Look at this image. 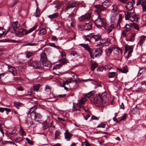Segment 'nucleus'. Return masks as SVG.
I'll return each instance as SVG.
<instances>
[{
  "label": "nucleus",
  "instance_id": "obj_44",
  "mask_svg": "<svg viewBox=\"0 0 146 146\" xmlns=\"http://www.w3.org/2000/svg\"><path fill=\"white\" fill-rule=\"evenodd\" d=\"M46 33V31L44 29H41L39 31V33L40 34H42L43 35L45 34Z\"/></svg>",
  "mask_w": 146,
  "mask_h": 146
},
{
  "label": "nucleus",
  "instance_id": "obj_35",
  "mask_svg": "<svg viewBox=\"0 0 146 146\" xmlns=\"http://www.w3.org/2000/svg\"><path fill=\"white\" fill-rule=\"evenodd\" d=\"M116 75V73L115 72H109L108 74V77L109 78H113Z\"/></svg>",
  "mask_w": 146,
  "mask_h": 146
},
{
  "label": "nucleus",
  "instance_id": "obj_60",
  "mask_svg": "<svg viewBox=\"0 0 146 146\" xmlns=\"http://www.w3.org/2000/svg\"><path fill=\"white\" fill-rule=\"evenodd\" d=\"M78 109H77L74 106V105L73 104V107H72V111L74 112H76V111Z\"/></svg>",
  "mask_w": 146,
  "mask_h": 146
},
{
  "label": "nucleus",
  "instance_id": "obj_7",
  "mask_svg": "<svg viewBox=\"0 0 146 146\" xmlns=\"http://www.w3.org/2000/svg\"><path fill=\"white\" fill-rule=\"evenodd\" d=\"M28 65L29 66L35 68L37 69H39L42 68V65L41 63L38 62L31 60L28 62Z\"/></svg>",
  "mask_w": 146,
  "mask_h": 146
},
{
  "label": "nucleus",
  "instance_id": "obj_54",
  "mask_svg": "<svg viewBox=\"0 0 146 146\" xmlns=\"http://www.w3.org/2000/svg\"><path fill=\"white\" fill-rule=\"evenodd\" d=\"M16 129H14L12 131L10 132L9 134L11 135L14 134L16 133Z\"/></svg>",
  "mask_w": 146,
  "mask_h": 146
},
{
  "label": "nucleus",
  "instance_id": "obj_2",
  "mask_svg": "<svg viewBox=\"0 0 146 146\" xmlns=\"http://www.w3.org/2000/svg\"><path fill=\"white\" fill-rule=\"evenodd\" d=\"M125 19L126 20H130L131 21H133L136 19V21L139 19L138 17L137 16L133 11H127L125 12Z\"/></svg>",
  "mask_w": 146,
  "mask_h": 146
},
{
  "label": "nucleus",
  "instance_id": "obj_15",
  "mask_svg": "<svg viewBox=\"0 0 146 146\" xmlns=\"http://www.w3.org/2000/svg\"><path fill=\"white\" fill-rule=\"evenodd\" d=\"M92 24L91 22L84 23L82 26V28L84 30H90L92 28Z\"/></svg>",
  "mask_w": 146,
  "mask_h": 146
},
{
  "label": "nucleus",
  "instance_id": "obj_26",
  "mask_svg": "<svg viewBox=\"0 0 146 146\" xmlns=\"http://www.w3.org/2000/svg\"><path fill=\"white\" fill-rule=\"evenodd\" d=\"M72 135V134L70 133H68L67 134H66L65 133V135H64L65 138L67 141H69L70 140Z\"/></svg>",
  "mask_w": 146,
  "mask_h": 146
},
{
  "label": "nucleus",
  "instance_id": "obj_46",
  "mask_svg": "<svg viewBox=\"0 0 146 146\" xmlns=\"http://www.w3.org/2000/svg\"><path fill=\"white\" fill-rule=\"evenodd\" d=\"M90 144L88 142L86 139L85 140V141L82 142V146H89Z\"/></svg>",
  "mask_w": 146,
  "mask_h": 146
},
{
  "label": "nucleus",
  "instance_id": "obj_3",
  "mask_svg": "<svg viewBox=\"0 0 146 146\" xmlns=\"http://www.w3.org/2000/svg\"><path fill=\"white\" fill-rule=\"evenodd\" d=\"M37 108V106L36 105L32 107L27 113V115L29 116V115L31 118H34L35 119L40 118V115L38 113H36L35 111V110H36Z\"/></svg>",
  "mask_w": 146,
  "mask_h": 146
},
{
  "label": "nucleus",
  "instance_id": "obj_19",
  "mask_svg": "<svg viewBox=\"0 0 146 146\" xmlns=\"http://www.w3.org/2000/svg\"><path fill=\"white\" fill-rule=\"evenodd\" d=\"M8 71L11 72L13 76H15L17 73V70L16 68L12 66H8Z\"/></svg>",
  "mask_w": 146,
  "mask_h": 146
},
{
  "label": "nucleus",
  "instance_id": "obj_51",
  "mask_svg": "<svg viewBox=\"0 0 146 146\" xmlns=\"http://www.w3.org/2000/svg\"><path fill=\"white\" fill-rule=\"evenodd\" d=\"M33 55V53L31 52H28L26 54V57L28 58H29L31 56Z\"/></svg>",
  "mask_w": 146,
  "mask_h": 146
},
{
  "label": "nucleus",
  "instance_id": "obj_12",
  "mask_svg": "<svg viewBox=\"0 0 146 146\" xmlns=\"http://www.w3.org/2000/svg\"><path fill=\"white\" fill-rule=\"evenodd\" d=\"M91 17V15L90 13H86L79 17L78 19L80 21L82 22L90 19Z\"/></svg>",
  "mask_w": 146,
  "mask_h": 146
},
{
  "label": "nucleus",
  "instance_id": "obj_6",
  "mask_svg": "<svg viewBox=\"0 0 146 146\" xmlns=\"http://www.w3.org/2000/svg\"><path fill=\"white\" fill-rule=\"evenodd\" d=\"M110 3L109 0H105L101 4L96 5L94 6L95 8L102 11L106 9L110 5Z\"/></svg>",
  "mask_w": 146,
  "mask_h": 146
},
{
  "label": "nucleus",
  "instance_id": "obj_53",
  "mask_svg": "<svg viewBox=\"0 0 146 146\" xmlns=\"http://www.w3.org/2000/svg\"><path fill=\"white\" fill-rule=\"evenodd\" d=\"M26 140L28 143L30 145H32L33 144L32 141L28 138H26Z\"/></svg>",
  "mask_w": 146,
  "mask_h": 146
},
{
  "label": "nucleus",
  "instance_id": "obj_20",
  "mask_svg": "<svg viewBox=\"0 0 146 146\" xmlns=\"http://www.w3.org/2000/svg\"><path fill=\"white\" fill-rule=\"evenodd\" d=\"M100 42L104 46H107L110 44V42L109 39H106L101 40Z\"/></svg>",
  "mask_w": 146,
  "mask_h": 146
},
{
  "label": "nucleus",
  "instance_id": "obj_63",
  "mask_svg": "<svg viewBox=\"0 0 146 146\" xmlns=\"http://www.w3.org/2000/svg\"><path fill=\"white\" fill-rule=\"evenodd\" d=\"M91 119L92 120H98L99 119L98 118L95 116H92L91 117Z\"/></svg>",
  "mask_w": 146,
  "mask_h": 146
},
{
  "label": "nucleus",
  "instance_id": "obj_42",
  "mask_svg": "<svg viewBox=\"0 0 146 146\" xmlns=\"http://www.w3.org/2000/svg\"><path fill=\"white\" fill-rule=\"evenodd\" d=\"M98 98H100V99L102 100H104L106 98V95H103V94L101 95L100 94H99L98 95Z\"/></svg>",
  "mask_w": 146,
  "mask_h": 146
},
{
  "label": "nucleus",
  "instance_id": "obj_56",
  "mask_svg": "<svg viewBox=\"0 0 146 146\" xmlns=\"http://www.w3.org/2000/svg\"><path fill=\"white\" fill-rule=\"evenodd\" d=\"M24 132H25L23 129L21 127L20 130V133L21 134V136L23 137V135Z\"/></svg>",
  "mask_w": 146,
  "mask_h": 146
},
{
  "label": "nucleus",
  "instance_id": "obj_1",
  "mask_svg": "<svg viewBox=\"0 0 146 146\" xmlns=\"http://www.w3.org/2000/svg\"><path fill=\"white\" fill-rule=\"evenodd\" d=\"M94 13L97 16V19L95 21L96 27L98 28L102 27L106 28L107 24L106 20L105 18L101 17L100 12L98 10H96L94 11Z\"/></svg>",
  "mask_w": 146,
  "mask_h": 146
},
{
  "label": "nucleus",
  "instance_id": "obj_14",
  "mask_svg": "<svg viewBox=\"0 0 146 146\" xmlns=\"http://www.w3.org/2000/svg\"><path fill=\"white\" fill-rule=\"evenodd\" d=\"M71 76H72V77L74 78V84H75V85H74L72 87V88L74 89H75L77 88L78 86V84L77 82V81L76 80V79H77L78 77V76L77 74H75L73 72H72L70 73Z\"/></svg>",
  "mask_w": 146,
  "mask_h": 146
},
{
  "label": "nucleus",
  "instance_id": "obj_25",
  "mask_svg": "<svg viewBox=\"0 0 146 146\" xmlns=\"http://www.w3.org/2000/svg\"><path fill=\"white\" fill-rule=\"evenodd\" d=\"M55 3L56 5L55 6V8L57 9H59L60 7L62 5V2L57 1Z\"/></svg>",
  "mask_w": 146,
  "mask_h": 146
},
{
  "label": "nucleus",
  "instance_id": "obj_22",
  "mask_svg": "<svg viewBox=\"0 0 146 146\" xmlns=\"http://www.w3.org/2000/svg\"><path fill=\"white\" fill-rule=\"evenodd\" d=\"M142 8V11L143 12H146V0H143L141 3Z\"/></svg>",
  "mask_w": 146,
  "mask_h": 146
},
{
  "label": "nucleus",
  "instance_id": "obj_9",
  "mask_svg": "<svg viewBox=\"0 0 146 146\" xmlns=\"http://www.w3.org/2000/svg\"><path fill=\"white\" fill-rule=\"evenodd\" d=\"M132 23L126 24L122 31L121 37H125L126 36L127 33H128L131 30V27L132 26Z\"/></svg>",
  "mask_w": 146,
  "mask_h": 146
},
{
  "label": "nucleus",
  "instance_id": "obj_10",
  "mask_svg": "<svg viewBox=\"0 0 146 146\" xmlns=\"http://www.w3.org/2000/svg\"><path fill=\"white\" fill-rule=\"evenodd\" d=\"M103 52L101 49L100 48H98L96 49L95 50L92 49V54L90 55L91 58L94 59V56H95V57L99 56H100Z\"/></svg>",
  "mask_w": 146,
  "mask_h": 146
},
{
  "label": "nucleus",
  "instance_id": "obj_36",
  "mask_svg": "<svg viewBox=\"0 0 146 146\" xmlns=\"http://www.w3.org/2000/svg\"><path fill=\"white\" fill-rule=\"evenodd\" d=\"M72 81L73 82L72 84V86H73L74 85H75V84H74V79L72 78H70L66 80L65 82H66V83L68 85V83H70Z\"/></svg>",
  "mask_w": 146,
  "mask_h": 146
},
{
  "label": "nucleus",
  "instance_id": "obj_64",
  "mask_svg": "<svg viewBox=\"0 0 146 146\" xmlns=\"http://www.w3.org/2000/svg\"><path fill=\"white\" fill-rule=\"evenodd\" d=\"M123 4H125L127 2L128 0H118Z\"/></svg>",
  "mask_w": 146,
  "mask_h": 146
},
{
  "label": "nucleus",
  "instance_id": "obj_41",
  "mask_svg": "<svg viewBox=\"0 0 146 146\" xmlns=\"http://www.w3.org/2000/svg\"><path fill=\"white\" fill-rule=\"evenodd\" d=\"M23 137L21 136V137H17L15 139V141L16 143H18L22 140Z\"/></svg>",
  "mask_w": 146,
  "mask_h": 146
},
{
  "label": "nucleus",
  "instance_id": "obj_39",
  "mask_svg": "<svg viewBox=\"0 0 146 146\" xmlns=\"http://www.w3.org/2000/svg\"><path fill=\"white\" fill-rule=\"evenodd\" d=\"M43 127L44 129H45L48 128V123L46 121H44L42 123Z\"/></svg>",
  "mask_w": 146,
  "mask_h": 146
},
{
  "label": "nucleus",
  "instance_id": "obj_40",
  "mask_svg": "<svg viewBox=\"0 0 146 146\" xmlns=\"http://www.w3.org/2000/svg\"><path fill=\"white\" fill-rule=\"evenodd\" d=\"M132 24V26L135 29L138 31L139 30V25L135 23H131Z\"/></svg>",
  "mask_w": 146,
  "mask_h": 146
},
{
  "label": "nucleus",
  "instance_id": "obj_31",
  "mask_svg": "<svg viewBox=\"0 0 146 146\" xmlns=\"http://www.w3.org/2000/svg\"><path fill=\"white\" fill-rule=\"evenodd\" d=\"M58 16V14L56 13H55L52 15L48 16V17L50 19H54L57 18Z\"/></svg>",
  "mask_w": 146,
  "mask_h": 146
},
{
  "label": "nucleus",
  "instance_id": "obj_37",
  "mask_svg": "<svg viewBox=\"0 0 146 146\" xmlns=\"http://www.w3.org/2000/svg\"><path fill=\"white\" fill-rule=\"evenodd\" d=\"M98 66L97 63L95 62L91 64V69L92 70H94Z\"/></svg>",
  "mask_w": 146,
  "mask_h": 146
},
{
  "label": "nucleus",
  "instance_id": "obj_13",
  "mask_svg": "<svg viewBox=\"0 0 146 146\" xmlns=\"http://www.w3.org/2000/svg\"><path fill=\"white\" fill-rule=\"evenodd\" d=\"M125 6L126 9L128 11H127L133 12L134 9L133 8V5L131 2L130 1L127 3V2Z\"/></svg>",
  "mask_w": 146,
  "mask_h": 146
},
{
  "label": "nucleus",
  "instance_id": "obj_23",
  "mask_svg": "<svg viewBox=\"0 0 146 146\" xmlns=\"http://www.w3.org/2000/svg\"><path fill=\"white\" fill-rule=\"evenodd\" d=\"M117 70L122 73H126L128 72L127 67L125 66L121 68H118Z\"/></svg>",
  "mask_w": 146,
  "mask_h": 146
},
{
  "label": "nucleus",
  "instance_id": "obj_33",
  "mask_svg": "<svg viewBox=\"0 0 146 146\" xmlns=\"http://www.w3.org/2000/svg\"><path fill=\"white\" fill-rule=\"evenodd\" d=\"M18 22L17 21H16L15 22L13 23L11 27L13 28V29H14L16 30L18 27Z\"/></svg>",
  "mask_w": 146,
  "mask_h": 146
},
{
  "label": "nucleus",
  "instance_id": "obj_47",
  "mask_svg": "<svg viewBox=\"0 0 146 146\" xmlns=\"http://www.w3.org/2000/svg\"><path fill=\"white\" fill-rule=\"evenodd\" d=\"M16 30L14 29L13 28L11 27H9L8 30V31L12 33H13L15 32Z\"/></svg>",
  "mask_w": 146,
  "mask_h": 146
},
{
  "label": "nucleus",
  "instance_id": "obj_17",
  "mask_svg": "<svg viewBox=\"0 0 146 146\" xmlns=\"http://www.w3.org/2000/svg\"><path fill=\"white\" fill-rule=\"evenodd\" d=\"M91 35L92 39V40H94L95 41H97L100 40L101 38V35L100 34L94 35L93 33Z\"/></svg>",
  "mask_w": 146,
  "mask_h": 146
},
{
  "label": "nucleus",
  "instance_id": "obj_29",
  "mask_svg": "<svg viewBox=\"0 0 146 146\" xmlns=\"http://www.w3.org/2000/svg\"><path fill=\"white\" fill-rule=\"evenodd\" d=\"M146 37V36L144 35H142L141 36L140 40L138 43L139 45L141 46L143 44Z\"/></svg>",
  "mask_w": 146,
  "mask_h": 146
},
{
  "label": "nucleus",
  "instance_id": "obj_16",
  "mask_svg": "<svg viewBox=\"0 0 146 146\" xmlns=\"http://www.w3.org/2000/svg\"><path fill=\"white\" fill-rule=\"evenodd\" d=\"M68 63V61L67 60H63L60 63L58 64H57L54 66L53 68L54 69H58L60 68L61 66H62L63 64H66V63Z\"/></svg>",
  "mask_w": 146,
  "mask_h": 146
},
{
  "label": "nucleus",
  "instance_id": "obj_45",
  "mask_svg": "<svg viewBox=\"0 0 146 146\" xmlns=\"http://www.w3.org/2000/svg\"><path fill=\"white\" fill-rule=\"evenodd\" d=\"M104 70L106 71V68L104 67H99L97 69V71L98 72H102Z\"/></svg>",
  "mask_w": 146,
  "mask_h": 146
},
{
  "label": "nucleus",
  "instance_id": "obj_49",
  "mask_svg": "<svg viewBox=\"0 0 146 146\" xmlns=\"http://www.w3.org/2000/svg\"><path fill=\"white\" fill-rule=\"evenodd\" d=\"M135 35V34L132 33L131 35V38L130 41L131 42H133L134 40V38Z\"/></svg>",
  "mask_w": 146,
  "mask_h": 146
},
{
  "label": "nucleus",
  "instance_id": "obj_18",
  "mask_svg": "<svg viewBox=\"0 0 146 146\" xmlns=\"http://www.w3.org/2000/svg\"><path fill=\"white\" fill-rule=\"evenodd\" d=\"M80 45L84 48H85L89 53L90 55H91L92 54V49L90 48L88 45L86 44H81Z\"/></svg>",
  "mask_w": 146,
  "mask_h": 146
},
{
  "label": "nucleus",
  "instance_id": "obj_34",
  "mask_svg": "<svg viewBox=\"0 0 146 146\" xmlns=\"http://www.w3.org/2000/svg\"><path fill=\"white\" fill-rule=\"evenodd\" d=\"M36 28V26H35L32 28L30 29L29 30H27V31H26V35L31 33Z\"/></svg>",
  "mask_w": 146,
  "mask_h": 146
},
{
  "label": "nucleus",
  "instance_id": "obj_28",
  "mask_svg": "<svg viewBox=\"0 0 146 146\" xmlns=\"http://www.w3.org/2000/svg\"><path fill=\"white\" fill-rule=\"evenodd\" d=\"M133 45L130 46L127 44L125 46V49L124 53H125L126 52H127L128 51H129L131 50V49H133Z\"/></svg>",
  "mask_w": 146,
  "mask_h": 146
},
{
  "label": "nucleus",
  "instance_id": "obj_61",
  "mask_svg": "<svg viewBox=\"0 0 146 146\" xmlns=\"http://www.w3.org/2000/svg\"><path fill=\"white\" fill-rule=\"evenodd\" d=\"M104 68H106V71L107 69L110 70L112 68L111 66L109 65H106L105 67H104Z\"/></svg>",
  "mask_w": 146,
  "mask_h": 146
},
{
  "label": "nucleus",
  "instance_id": "obj_55",
  "mask_svg": "<svg viewBox=\"0 0 146 146\" xmlns=\"http://www.w3.org/2000/svg\"><path fill=\"white\" fill-rule=\"evenodd\" d=\"M106 125L103 123H101L97 126V127H102L104 128L105 127Z\"/></svg>",
  "mask_w": 146,
  "mask_h": 146
},
{
  "label": "nucleus",
  "instance_id": "obj_32",
  "mask_svg": "<svg viewBox=\"0 0 146 146\" xmlns=\"http://www.w3.org/2000/svg\"><path fill=\"white\" fill-rule=\"evenodd\" d=\"M94 93V92L93 91H91L85 95V96L88 98H90Z\"/></svg>",
  "mask_w": 146,
  "mask_h": 146
},
{
  "label": "nucleus",
  "instance_id": "obj_62",
  "mask_svg": "<svg viewBox=\"0 0 146 146\" xmlns=\"http://www.w3.org/2000/svg\"><path fill=\"white\" fill-rule=\"evenodd\" d=\"M80 112V110L79 109H78L76 111L74 112V113H75V114L77 115L79 114Z\"/></svg>",
  "mask_w": 146,
  "mask_h": 146
},
{
  "label": "nucleus",
  "instance_id": "obj_21",
  "mask_svg": "<svg viewBox=\"0 0 146 146\" xmlns=\"http://www.w3.org/2000/svg\"><path fill=\"white\" fill-rule=\"evenodd\" d=\"M114 26L112 24L109 26H108L107 24H106V27L104 28L105 29L107 30L108 33H109L111 32L112 31L113 29Z\"/></svg>",
  "mask_w": 146,
  "mask_h": 146
},
{
  "label": "nucleus",
  "instance_id": "obj_27",
  "mask_svg": "<svg viewBox=\"0 0 146 146\" xmlns=\"http://www.w3.org/2000/svg\"><path fill=\"white\" fill-rule=\"evenodd\" d=\"M76 3L74 1H72L70 2V4L67 5L66 9H68L70 8H74L76 6Z\"/></svg>",
  "mask_w": 146,
  "mask_h": 146
},
{
  "label": "nucleus",
  "instance_id": "obj_4",
  "mask_svg": "<svg viewBox=\"0 0 146 146\" xmlns=\"http://www.w3.org/2000/svg\"><path fill=\"white\" fill-rule=\"evenodd\" d=\"M40 61L42 62V67L43 66L48 67V69H50L51 66L50 63L48 60L45 53H43L40 54Z\"/></svg>",
  "mask_w": 146,
  "mask_h": 146
},
{
  "label": "nucleus",
  "instance_id": "obj_11",
  "mask_svg": "<svg viewBox=\"0 0 146 146\" xmlns=\"http://www.w3.org/2000/svg\"><path fill=\"white\" fill-rule=\"evenodd\" d=\"M26 34V30L23 29H18L15 32L16 36L19 37H21Z\"/></svg>",
  "mask_w": 146,
  "mask_h": 146
},
{
  "label": "nucleus",
  "instance_id": "obj_38",
  "mask_svg": "<svg viewBox=\"0 0 146 146\" xmlns=\"http://www.w3.org/2000/svg\"><path fill=\"white\" fill-rule=\"evenodd\" d=\"M40 87V85L39 84H36L33 87V90L35 91L38 92L39 90Z\"/></svg>",
  "mask_w": 146,
  "mask_h": 146
},
{
  "label": "nucleus",
  "instance_id": "obj_59",
  "mask_svg": "<svg viewBox=\"0 0 146 146\" xmlns=\"http://www.w3.org/2000/svg\"><path fill=\"white\" fill-rule=\"evenodd\" d=\"M138 111V110L136 107L134 108L132 110V112L133 113H135V112H137Z\"/></svg>",
  "mask_w": 146,
  "mask_h": 146
},
{
  "label": "nucleus",
  "instance_id": "obj_24",
  "mask_svg": "<svg viewBox=\"0 0 146 146\" xmlns=\"http://www.w3.org/2000/svg\"><path fill=\"white\" fill-rule=\"evenodd\" d=\"M91 35L92 33H90L88 35L83 36V38L85 41H88L90 42L91 39H92Z\"/></svg>",
  "mask_w": 146,
  "mask_h": 146
},
{
  "label": "nucleus",
  "instance_id": "obj_8",
  "mask_svg": "<svg viewBox=\"0 0 146 146\" xmlns=\"http://www.w3.org/2000/svg\"><path fill=\"white\" fill-rule=\"evenodd\" d=\"M86 100V99L84 98H82L80 101L78 102L77 106L79 108H82L85 112L88 113L89 110L87 107L84 106L82 104H84Z\"/></svg>",
  "mask_w": 146,
  "mask_h": 146
},
{
  "label": "nucleus",
  "instance_id": "obj_57",
  "mask_svg": "<svg viewBox=\"0 0 146 146\" xmlns=\"http://www.w3.org/2000/svg\"><path fill=\"white\" fill-rule=\"evenodd\" d=\"M4 111L5 110L7 111V114H8V113H7L8 112H10L11 111L10 109H9L7 108H4Z\"/></svg>",
  "mask_w": 146,
  "mask_h": 146
},
{
  "label": "nucleus",
  "instance_id": "obj_58",
  "mask_svg": "<svg viewBox=\"0 0 146 146\" xmlns=\"http://www.w3.org/2000/svg\"><path fill=\"white\" fill-rule=\"evenodd\" d=\"M113 9L112 10L115 11H116L117 9V6L115 5H112Z\"/></svg>",
  "mask_w": 146,
  "mask_h": 146
},
{
  "label": "nucleus",
  "instance_id": "obj_30",
  "mask_svg": "<svg viewBox=\"0 0 146 146\" xmlns=\"http://www.w3.org/2000/svg\"><path fill=\"white\" fill-rule=\"evenodd\" d=\"M59 51L61 56V59L60 60H61L62 61L63 60H65L66 59H64L66 58V52L63 51H62V52H60V50Z\"/></svg>",
  "mask_w": 146,
  "mask_h": 146
},
{
  "label": "nucleus",
  "instance_id": "obj_43",
  "mask_svg": "<svg viewBox=\"0 0 146 146\" xmlns=\"http://www.w3.org/2000/svg\"><path fill=\"white\" fill-rule=\"evenodd\" d=\"M116 17V15H114L112 14H111L110 17L111 21L112 22H113L115 20Z\"/></svg>",
  "mask_w": 146,
  "mask_h": 146
},
{
  "label": "nucleus",
  "instance_id": "obj_52",
  "mask_svg": "<svg viewBox=\"0 0 146 146\" xmlns=\"http://www.w3.org/2000/svg\"><path fill=\"white\" fill-rule=\"evenodd\" d=\"M74 14H70L68 16V20H69V21L70 20V21H72V20H74L72 19V17L73 16Z\"/></svg>",
  "mask_w": 146,
  "mask_h": 146
},
{
  "label": "nucleus",
  "instance_id": "obj_48",
  "mask_svg": "<svg viewBox=\"0 0 146 146\" xmlns=\"http://www.w3.org/2000/svg\"><path fill=\"white\" fill-rule=\"evenodd\" d=\"M5 31V29H4L3 28L0 27V37L3 35Z\"/></svg>",
  "mask_w": 146,
  "mask_h": 146
},
{
  "label": "nucleus",
  "instance_id": "obj_5",
  "mask_svg": "<svg viewBox=\"0 0 146 146\" xmlns=\"http://www.w3.org/2000/svg\"><path fill=\"white\" fill-rule=\"evenodd\" d=\"M113 50L117 52L119 54H122V50L121 49L115 46H112L106 49V55L109 57L110 54L112 53V51Z\"/></svg>",
  "mask_w": 146,
  "mask_h": 146
},
{
  "label": "nucleus",
  "instance_id": "obj_50",
  "mask_svg": "<svg viewBox=\"0 0 146 146\" xmlns=\"http://www.w3.org/2000/svg\"><path fill=\"white\" fill-rule=\"evenodd\" d=\"M71 22L70 23V26L72 27H75V23L76 21L75 20H72L71 21Z\"/></svg>",
  "mask_w": 146,
  "mask_h": 146
}]
</instances>
